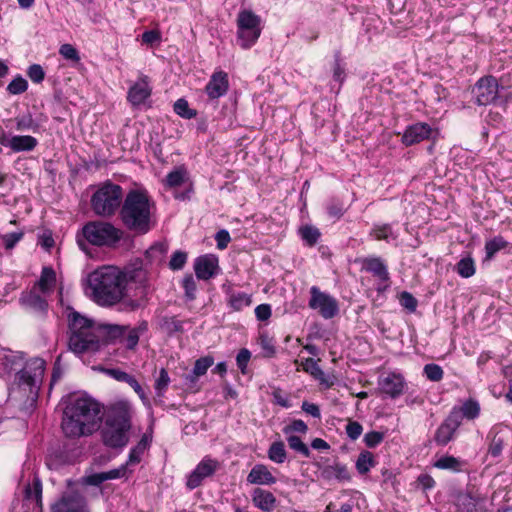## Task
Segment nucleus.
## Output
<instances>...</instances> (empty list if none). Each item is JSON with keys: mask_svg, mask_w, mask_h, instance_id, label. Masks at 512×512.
<instances>
[{"mask_svg": "<svg viewBox=\"0 0 512 512\" xmlns=\"http://www.w3.org/2000/svg\"><path fill=\"white\" fill-rule=\"evenodd\" d=\"M101 407L90 397L71 400L65 407L61 428L65 437L78 439L92 435L100 428Z\"/></svg>", "mask_w": 512, "mask_h": 512, "instance_id": "nucleus-1", "label": "nucleus"}, {"mask_svg": "<svg viewBox=\"0 0 512 512\" xmlns=\"http://www.w3.org/2000/svg\"><path fill=\"white\" fill-rule=\"evenodd\" d=\"M153 202L145 190L132 189L123 200L119 217L123 226L137 235H144L152 228Z\"/></svg>", "mask_w": 512, "mask_h": 512, "instance_id": "nucleus-2", "label": "nucleus"}, {"mask_svg": "<svg viewBox=\"0 0 512 512\" xmlns=\"http://www.w3.org/2000/svg\"><path fill=\"white\" fill-rule=\"evenodd\" d=\"M131 418L132 409L128 402L119 401L111 405L101 429L103 444L112 449L125 447L129 442Z\"/></svg>", "mask_w": 512, "mask_h": 512, "instance_id": "nucleus-3", "label": "nucleus"}, {"mask_svg": "<svg viewBox=\"0 0 512 512\" xmlns=\"http://www.w3.org/2000/svg\"><path fill=\"white\" fill-rule=\"evenodd\" d=\"M93 300L101 306H112L124 297L121 271L112 266L102 267L88 276Z\"/></svg>", "mask_w": 512, "mask_h": 512, "instance_id": "nucleus-4", "label": "nucleus"}, {"mask_svg": "<svg viewBox=\"0 0 512 512\" xmlns=\"http://www.w3.org/2000/svg\"><path fill=\"white\" fill-rule=\"evenodd\" d=\"M122 235L123 232L109 222L91 221L82 227L76 240L79 248L87 252L88 244L111 247L120 241Z\"/></svg>", "mask_w": 512, "mask_h": 512, "instance_id": "nucleus-5", "label": "nucleus"}, {"mask_svg": "<svg viewBox=\"0 0 512 512\" xmlns=\"http://www.w3.org/2000/svg\"><path fill=\"white\" fill-rule=\"evenodd\" d=\"M69 349L75 354L86 353L96 347L97 340L93 338L96 328L94 322L70 308L68 313Z\"/></svg>", "mask_w": 512, "mask_h": 512, "instance_id": "nucleus-6", "label": "nucleus"}, {"mask_svg": "<svg viewBox=\"0 0 512 512\" xmlns=\"http://www.w3.org/2000/svg\"><path fill=\"white\" fill-rule=\"evenodd\" d=\"M124 198L120 185L106 182L92 195L91 207L96 215L110 217L120 210Z\"/></svg>", "mask_w": 512, "mask_h": 512, "instance_id": "nucleus-7", "label": "nucleus"}, {"mask_svg": "<svg viewBox=\"0 0 512 512\" xmlns=\"http://www.w3.org/2000/svg\"><path fill=\"white\" fill-rule=\"evenodd\" d=\"M44 372L45 361L41 358H33L27 361L25 366L15 376L18 387L25 392L28 391V397L32 400L38 397Z\"/></svg>", "mask_w": 512, "mask_h": 512, "instance_id": "nucleus-8", "label": "nucleus"}, {"mask_svg": "<svg viewBox=\"0 0 512 512\" xmlns=\"http://www.w3.org/2000/svg\"><path fill=\"white\" fill-rule=\"evenodd\" d=\"M261 19L251 10H242L237 16V38L243 49L256 43L261 35Z\"/></svg>", "mask_w": 512, "mask_h": 512, "instance_id": "nucleus-9", "label": "nucleus"}, {"mask_svg": "<svg viewBox=\"0 0 512 512\" xmlns=\"http://www.w3.org/2000/svg\"><path fill=\"white\" fill-rule=\"evenodd\" d=\"M475 103L485 106L494 103L499 95V84L495 77L485 76L480 78L472 89Z\"/></svg>", "mask_w": 512, "mask_h": 512, "instance_id": "nucleus-10", "label": "nucleus"}, {"mask_svg": "<svg viewBox=\"0 0 512 512\" xmlns=\"http://www.w3.org/2000/svg\"><path fill=\"white\" fill-rule=\"evenodd\" d=\"M310 294L309 307L318 310L323 318L330 319L338 313V304L333 297L321 292L316 286L311 287Z\"/></svg>", "mask_w": 512, "mask_h": 512, "instance_id": "nucleus-11", "label": "nucleus"}, {"mask_svg": "<svg viewBox=\"0 0 512 512\" xmlns=\"http://www.w3.org/2000/svg\"><path fill=\"white\" fill-rule=\"evenodd\" d=\"M462 417L460 415V411L456 408H453L449 413L447 418L441 423V425L437 428L434 441L439 446L447 445L453 438L454 435L461 425Z\"/></svg>", "mask_w": 512, "mask_h": 512, "instance_id": "nucleus-12", "label": "nucleus"}, {"mask_svg": "<svg viewBox=\"0 0 512 512\" xmlns=\"http://www.w3.org/2000/svg\"><path fill=\"white\" fill-rule=\"evenodd\" d=\"M218 468L219 462L217 460L209 457L203 458L187 477V488L193 490L199 487L204 479L214 475Z\"/></svg>", "mask_w": 512, "mask_h": 512, "instance_id": "nucleus-13", "label": "nucleus"}, {"mask_svg": "<svg viewBox=\"0 0 512 512\" xmlns=\"http://www.w3.org/2000/svg\"><path fill=\"white\" fill-rule=\"evenodd\" d=\"M378 387L381 393L395 399L404 393L406 381L400 373H383L379 377Z\"/></svg>", "mask_w": 512, "mask_h": 512, "instance_id": "nucleus-14", "label": "nucleus"}, {"mask_svg": "<svg viewBox=\"0 0 512 512\" xmlns=\"http://www.w3.org/2000/svg\"><path fill=\"white\" fill-rule=\"evenodd\" d=\"M126 327L120 325H97L93 334V338L97 340L96 347L89 349L87 352H96L102 345L114 343L117 339L124 337Z\"/></svg>", "mask_w": 512, "mask_h": 512, "instance_id": "nucleus-15", "label": "nucleus"}, {"mask_svg": "<svg viewBox=\"0 0 512 512\" xmlns=\"http://www.w3.org/2000/svg\"><path fill=\"white\" fill-rule=\"evenodd\" d=\"M121 281L123 283L124 288L127 283H136L139 284L138 291L142 287H147L149 289V285L147 284V272L143 268L142 260L137 259L121 271Z\"/></svg>", "mask_w": 512, "mask_h": 512, "instance_id": "nucleus-16", "label": "nucleus"}, {"mask_svg": "<svg viewBox=\"0 0 512 512\" xmlns=\"http://www.w3.org/2000/svg\"><path fill=\"white\" fill-rule=\"evenodd\" d=\"M52 512H88L87 503L81 494L70 492L52 506Z\"/></svg>", "mask_w": 512, "mask_h": 512, "instance_id": "nucleus-17", "label": "nucleus"}, {"mask_svg": "<svg viewBox=\"0 0 512 512\" xmlns=\"http://www.w3.org/2000/svg\"><path fill=\"white\" fill-rule=\"evenodd\" d=\"M218 269V258L212 254L199 256L194 262L196 277L201 280H209L214 277Z\"/></svg>", "mask_w": 512, "mask_h": 512, "instance_id": "nucleus-18", "label": "nucleus"}, {"mask_svg": "<svg viewBox=\"0 0 512 512\" xmlns=\"http://www.w3.org/2000/svg\"><path fill=\"white\" fill-rule=\"evenodd\" d=\"M431 133L432 128L429 124L419 122L405 129L401 141L405 146H412L428 139Z\"/></svg>", "mask_w": 512, "mask_h": 512, "instance_id": "nucleus-19", "label": "nucleus"}, {"mask_svg": "<svg viewBox=\"0 0 512 512\" xmlns=\"http://www.w3.org/2000/svg\"><path fill=\"white\" fill-rule=\"evenodd\" d=\"M228 88V74L224 71H216L211 75L205 87V92L210 99H218L227 93Z\"/></svg>", "mask_w": 512, "mask_h": 512, "instance_id": "nucleus-20", "label": "nucleus"}, {"mask_svg": "<svg viewBox=\"0 0 512 512\" xmlns=\"http://www.w3.org/2000/svg\"><path fill=\"white\" fill-rule=\"evenodd\" d=\"M362 264V269L378 277L380 281L388 282L390 277L386 265L380 258H363L358 260Z\"/></svg>", "mask_w": 512, "mask_h": 512, "instance_id": "nucleus-21", "label": "nucleus"}, {"mask_svg": "<svg viewBox=\"0 0 512 512\" xmlns=\"http://www.w3.org/2000/svg\"><path fill=\"white\" fill-rule=\"evenodd\" d=\"M247 481L250 484L272 485L276 483V478L265 465L256 464L249 472Z\"/></svg>", "mask_w": 512, "mask_h": 512, "instance_id": "nucleus-22", "label": "nucleus"}, {"mask_svg": "<svg viewBox=\"0 0 512 512\" xmlns=\"http://www.w3.org/2000/svg\"><path fill=\"white\" fill-rule=\"evenodd\" d=\"M20 302L26 308L38 313H45L48 308V302L40 296L35 290L22 293Z\"/></svg>", "mask_w": 512, "mask_h": 512, "instance_id": "nucleus-23", "label": "nucleus"}, {"mask_svg": "<svg viewBox=\"0 0 512 512\" xmlns=\"http://www.w3.org/2000/svg\"><path fill=\"white\" fill-rule=\"evenodd\" d=\"M253 504L264 512H270L276 505L275 496L267 490L256 488L252 493Z\"/></svg>", "mask_w": 512, "mask_h": 512, "instance_id": "nucleus-24", "label": "nucleus"}, {"mask_svg": "<svg viewBox=\"0 0 512 512\" xmlns=\"http://www.w3.org/2000/svg\"><path fill=\"white\" fill-rule=\"evenodd\" d=\"M151 95V88L143 80L135 83L128 91V100L133 106H139Z\"/></svg>", "mask_w": 512, "mask_h": 512, "instance_id": "nucleus-25", "label": "nucleus"}, {"mask_svg": "<svg viewBox=\"0 0 512 512\" xmlns=\"http://www.w3.org/2000/svg\"><path fill=\"white\" fill-rule=\"evenodd\" d=\"M213 363L214 359L212 356H205L197 359L191 373L185 376L186 382L190 384L196 383L198 377L205 375Z\"/></svg>", "mask_w": 512, "mask_h": 512, "instance_id": "nucleus-26", "label": "nucleus"}, {"mask_svg": "<svg viewBox=\"0 0 512 512\" xmlns=\"http://www.w3.org/2000/svg\"><path fill=\"white\" fill-rule=\"evenodd\" d=\"M38 145V140L30 135H16L11 137V150L15 153L33 151Z\"/></svg>", "mask_w": 512, "mask_h": 512, "instance_id": "nucleus-27", "label": "nucleus"}, {"mask_svg": "<svg viewBox=\"0 0 512 512\" xmlns=\"http://www.w3.org/2000/svg\"><path fill=\"white\" fill-rule=\"evenodd\" d=\"M377 460L374 454L368 450H362L358 455L355 467L360 475L367 474L371 468L375 467Z\"/></svg>", "mask_w": 512, "mask_h": 512, "instance_id": "nucleus-28", "label": "nucleus"}, {"mask_svg": "<svg viewBox=\"0 0 512 512\" xmlns=\"http://www.w3.org/2000/svg\"><path fill=\"white\" fill-rule=\"evenodd\" d=\"M464 465L465 462L463 460L450 455L442 456L434 463V467L452 472H461Z\"/></svg>", "mask_w": 512, "mask_h": 512, "instance_id": "nucleus-29", "label": "nucleus"}, {"mask_svg": "<svg viewBox=\"0 0 512 512\" xmlns=\"http://www.w3.org/2000/svg\"><path fill=\"white\" fill-rule=\"evenodd\" d=\"M148 288L142 287L140 291H138L135 296V299L127 298L123 301L124 309L127 311H135L139 308H143L146 306L148 302Z\"/></svg>", "mask_w": 512, "mask_h": 512, "instance_id": "nucleus-30", "label": "nucleus"}, {"mask_svg": "<svg viewBox=\"0 0 512 512\" xmlns=\"http://www.w3.org/2000/svg\"><path fill=\"white\" fill-rule=\"evenodd\" d=\"M15 128L18 131H28L31 130L33 132H38L40 129V125L35 122L32 115L30 113L22 114L14 119Z\"/></svg>", "mask_w": 512, "mask_h": 512, "instance_id": "nucleus-31", "label": "nucleus"}, {"mask_svg": "<svg viewBox=\"0 0 512 512\" xmlns=\"http://www.w3.org/2000/svg\"><path fill=\"white\" fill-rule=\"evenodd\" d=\"M56 282V273L51 267H43L40 279L37 282L38 287L43 293L48 292Z\"/></svg>", "mask_w": 512, "mask_h": 512, "instance_id": "nucleus-32", "label": "nucleus"}, {"mask_svg": "<svg viewBox=\"0 0 512 512\" xmlns=\"http://www.w3.org/2000/svg\"><path fill=\"white\" fill-rule=\"evenodd\" d=\"M228 303L234 311H241L252 304V297L244 292L232 293Z\"/></svg>", "mask_w": 512, "mask_h": 512, "instance_id": "nucleus-33", "label": "nucleus"}, {"mask_svg": "<svg viewBox=\"0 0 512 512\" xmlns=\"http://www.w3.org/2000/svg\"><path fill=\"white\" fill-rule=\"evenodd\" d=\"M490 434L492 435V437L490 440L488 453L493 457H498L501 455L503 447L505 445V436L503 433H501V431H496L494 429L491 431Z\"/></svg>", "mask_w": 512, "mask_h": 512, "instance_id": "nucleus-34", "label": "nucleus"}, {"mask_svg": "<svg viewBox=\"0 0 512 512\" xmlns=\"http://www.w3.org/2000/svg\"><path fill=\"white\" fill-rule=\"evenodd\" d=\"M299 235L308 246H314L318 242L321 233L315 226L304 225L299 228Z\"/></svg>", "mask_w": 512, "mask_h": 512, "instance_id": "nucleus-35", "label": "nucleus"}, {"mask_svg": "<svg viewBox=\"0 0 512 512\" xmlns=\"http://www.w3.org/2000/svg\"><path fill=\"white\" fill-rule=\"evenodd\" d=\"M160 328L166 332L168 335H173L174 333L183 332V322L177 320L175 317H162L160 319Z\"/></svg>", "mask_w": 512, "mask_h": 512, "instance_id": "nucleus-36", "label": "nucleus"}, {"mask_svg": "<svg viewBox=\"0 0 512 512\" xmlns=\"http://www.w3.org/2000/svg\"><path fill=\"white\" fill-rule=\"evenodd\" d=\"M456 409L460 411L462 418L465 417L469 420L477 418L480 414V405L478 401L474 399L466 400L459 409Z\"/></svg>", "mask_w": 512, "mask_h": 512, "instance_id": "nucleus-37", "label": "nucleus"}, {"mask_svg": "<svg viewBox=\"0 0 512 512\" xmlns=\"http://www.w3.org/2000/svg\"><path fill=\"white\" fill-rule=\"evenodd\" d=\"M508 242L502 236H496L485 243L486 259L490 260L500 250L506 248Z\"/></svg>", "mask_w": 512, "mask_h": 512, "instance_id": "nucleus-38", "label": "nucleus"}, {"mask_svg": "<svg viewBox=\"0 0 512 512\" xmlns=\"http://www.w3.org/2000/svg\"><path fill=\"white\" fill-rule=\"evenodd\" d=\"M303 370L313 376L314 379L318 380L320 383H325V373L318 365L317 361L313 358H307L302 363Z\"/></svg>", "mask_w": 512, "mask_h": 512, "instance_id": "nucleus-39", "label": "nucleus"}, {"mask_svg": "<svg viewBox=\"0 0 512 512\" xmlns=\"http://www.w3.org/2000/svg\"><path fill=\"white\" fill-rule=\"evenodd\" d=\"M148 445V436L143 435L137 445L130 450L127 464L139 463L141 461V455L147 449Z\"/></svg>", "mask_w": 512, "mask_h": 512, "instance_id": "nucleus-40", "label": "nucleus"}, {"mask_svg": "<svg viewBox=\"0 0 512 512\" xmlns=\"http://www.w3.org/2000/svg\"><path fill=\"white\" fill-rule=\"evenodd\" d=\"M268 458L278 464H281L286 459L285 445L282 441L273 442L268 450Z\"/></svg>", "mask_w": 512, "mask_h": 512, "instance_id": "nucleus-41", "label": "nucleus"}, {"mask_svg": "<svg viewBox=\"0 0 512 512\" xmlns=\"http://www.w3.org/2000/svg\"><path fill=\"white\" fill-rule=\"evenodd\" d=\"M174 112L184 119H192L196 117L197 111L189 107L188 101L184 98L178 99L174 103Z\"/></svg>", "mask_w": 512, "mask_h": 512, "instance_id": "nucleus-42", "label": "nucleus"}, {"mask_svg": "<svg viewBox=\"0 0 512 512\" xmlns=\"http://www.w3.org/2000/svg\"><path fill=\"white\" fill-rule=\"evenodd\" d=\"M457 273L463 278H469L475 274V264L471 257L462 258L456 265Z\"/></svg>", "mask_w": 512, "mask_h": 512, "instance_id": "nucleus-43", "label": "nucleus"}, {"mask_svg": "<svg viewBox=\"0 0 512 512\" xmlns=\"http://www.w3.org/2000/svg\"><path fill=\"white\" fill-rule=\"evenodd\" d=\"M346 209L347 208L345 207L344 203L337 198H332L327 203V206H326V210H327L329 217L334 220H337L340 217H342V215L344 214Z\"/></svg>", "mask_w": 512, "mask_h": 512, "instance_id": "nucleus-44", "label": "nucleus"}, {"mask_svg": "<svg viewBox=\"0 0 512 512\" xmlns=\"http://www.w3.org/2000/svg\"><path fill=\"white\" fill-rule=\"evenodd\" d=\"M186 170L184 168H177L166 176L165 183L170 188H175L180 186L186 177Z\"/></svg>", "mask_w": 512, "mask_h": 512, "instance_id": "nucleus-45", "label": "nucleus"}, {"mask_svg": "<svg viewBox=\"0 0 512 512\" xmlns=\"http://www.w3.org/2000/svg\"><path fill=\"white\" fill-rule=\"evenodd\" d=\"M182 287L185 291V298L187 301H193L196 298V281L192 274H187L183 278Z\"/></svg>", "mask_w": 512, "mask_h": 512, "instance_id": "nucleus-46", "label": "nucleus"}, {"mask_svg": "<svg viewBox=\"0 0 512 512\" xmlns=\"http://www.w3.org/2000/svg\"><path fill=\"white\" fill-rule=\"evenodd\" d=\"M288 445L294 451L300 453L304 457H310V450L308 446L301 440L299 436L291 435L287 437Z\"/></svg>", "mask_w": 512, "mask_h": 512, "instance_id": "nucleus-47", "label": "nucleus"}, {"mask_svg": "<svg viewBox=\"0 0 512 512\" xmlns=\"http://www.w3.org/2000/svg\"><path fill=\"white\" fill-rule=\"evenodd\" d=\"M167 249V245L163 243H156L146 251L145 256L150 261L160 262L162 261L163 256L166 254Z\"/></svg>", "mask_w": 512, "mask_h": 512, "instance_id": "nucleus-48", "label": "nucleus"}, {"mask_svg": "<svg viewBox=\"0 0 512 512\" xmlns=\"http://www.w3.org/2000/svg\"><path fill=\"white\" fill-rule=\"evenodd\" d=\"M28 88V82L22 77H15L7 86V91L12 95L24 93Z\"/></svg>", "mask_w": 512, "mask_h": 512, "instance_id": "nucleus-49", "label": "nucleus"}, {"mask_svg": "<svg viewBox=\"0 0 512 512\" xmlns=\"http://www.w3.org/2000/svg\"><path fill=\"white\" fill-rule=\"evenodd\" d=\"M400 305L407 309L410 313H413L417 309L418 301L417 299L409 292L403 291L399 295Z\"/></svg>", "mask_w": 512, "mask_h": 512, "instance_id": "nucleus-50", "label": "nucleus"}, {"mask_svg": "<svg viewBox=\"0 0 512 512\" xmlns=\"http://www.w3.org/2000/svg\"><path fill=\"white\" fill-rule=\"evenodd\" d=\"M424 374L430 381L438 382L443 378V369L437 364H426L424 366Z\"/></svg>", "mask_w": 512, "mask_h": 512, "instance_id": "nucleus-51", "label": "nucleus"}, {"mask_svg": "<svg viewBox=\"0 0 512 512\" xmlns=\"http://www.w3.org/2000/svg\"><path fill=\"white\" fill-rule=\"evenodd\" d=\"M25 498L32 499L35 498L37 501L41 499L42 496V483L40 479L35 478L32 486L27 484L25 487Z\"/></svg>", "mask_w": 512, "mask_h": 512, "instance_id": "nucleus-52", "label": "nucleus"}, {"mask_svg": "<svg viewBox=\"0 0 512 512\" xmlns=\"http://www.w3.org/2000/svg\"><path fill=\"white\" fill-rule=\"evenodd\" d=\"M59 54L64 57L66 60L71 61L72 63H79L80 56L77 49L71 44H63L59 49Z\"/></svg>", "mask_w": 512, "mask_h": 512, "instance_id": "nucleus-53", "label": "nucleus"}, {"mask_svg": "<svg viewBox=\"0 0 512 512\" xmlns=\"http://www.w3.org/2000/svg\"><path fill=\"white\" fill-rule=\"evenodd\" d=\"M23 232H13L1 235V241L6 250H11L23 238Z\"/></svg>", "mask_w": 512, "mask_h": 512, "instance_id": "nucleus-54", "label": "nucleus"}, {"mask_svg": "<svg viewBox=\"0 0 512 512\" xmlns=\"http://www.w3.org/2000/svg\"><path fill=\"white\" fill-rule=\"evenodd\" d=\"M384 433L379 431H370L365 434L363 442L368 448H375L384 440Z\"/></svg>", "mask_w": 512, "mask_h": 512, "instance_id": "nucleus-55", "label": "nucleus"}, {"mask_svg": "<svg viewBox=\"0 0 512 512\" xmlns=\"http://www.w3.org/2000/svg\"><path fill=\"white\" fill-rule=\"evenodd\" d=\"M187 261V253L183 251H175L170 259L169 267L172 270H180Z\"/></svg>", "mask_w": 512, "mask_h": 512, "instance_id": "nucleus-56", "label": "nucleus"}, {"mask_svg": "<svg viewBox=\"0 0 512 512\" xmlns=\"http://www.w3.org/2000/svg\"><path fill=\"white\" fill-rule=\"evenodd\" d=\"M259 343L261 348L265 351L266 357H273L275 355L276 349L273 340L267 334L263 333L259 336Z\"/></svg>", "mask_w": 512, "mask_h": 512, "instance_id": "nucleus-57", "label": "nucleus"}, {"mask_svg": "<svg viewBox=\"0 0 512 512\" xmlns=\"http://www.w3.org/2000/svg\"><path fill=\"white\" fill-rule=\"evenodd\" d=\"M27 75L34 83H41L45 78V72L41 65L32 64L27 70Z\"/></svg>", "mask_w": 512, "mask_h": 512, "instance_id": "nucleus-58", "label": "nucleus"}, {"mask_svg": "<svg viewBox=\"0 0 512 512\" xmlns=\"http://www.w3.org/2000/svg\"><path fill=\"white\" fill-rule=\"evenodd\" d=\"M250 358H251V352L246 348H242L237 354V357H236L237 366L243 374H246V372H247V365L250 361Z\"/></svg>", "mask_w": 512, "mask_h": 512, "instance_id": "nucleus-59", "label": "nucleus"}, {"mask_svg": "<svg viewBox=\"0 0 512 512\" xmlns=\"http://www.w3.org/2000/svg\"><path fill=\"white\" fill-rule=\"evenodd\" d=\"M170 378L166 369L162 368L159 373V377L155 382V390L158 395H161L162 391L165 390L169 384Z\"/></svg>", "mask_w": 512, "mask_h": 512, "instance_id": "nucleus-60", "label": "nucleus"}, {"mask_svg": "<svg viewBox=\"0 0 512 512\" xmlns=\"http://www.w3.org/2000/svg\"><path fill=\"white\" fill-rule=\"evenodd\" d=\"M215 240L217 242V248L223 250L228 246L231 241V237L227 230L221 229L216 233Z\"/></svg>", "mask_w": 512, "mask_h": 512, "instance_id": "nucleus-61", "label": "nucleus"}, {"mask_svg": "<svg viewBox=\"0 0 512 512\" xmlns=\"http://www.w3.org/2000/svg\"><path fill=\"white\" fill-rule=\"evenodd\" d=\"M255 315L259 321H267L271 315L272 310L269 304H260L255 308Z\"/></svg>", "mask_w": 512, "mask_h": 512, "instance_id": "nucleus-62", "label": "nucleus"}, {"mask_svg": "<svg viewBox=\"0 0 512 512\" xmlns=\"http://www.w3.org/2000/svg\"><path fill=\"white\" fill-rule=\"evenodd\" d=\"M139 337L140 336L137 334V331L130 329L128 331V334L126 336L124 335V337H122L121 339H123V341L125 342V346L127 349L133 350L135 349L139 342Z\"/></svg>", "mask_w": 512, "mask_h": 512, "instance_id": "nucleus-63", "label": "nucleus"}, {"mask_svg": "<svg viewBox=\"0 0 512 512\" xmlns=\"http://www.w3.org/2000/svg\"><path fill=\"white\" fill-rule=\"evenodd\" d=\"M372 234L377 240L388 239V237L392 234V228L388 224L378 226L373 229Z\"/></svg>", "mask_w": 512, "mask_h": 512, "instance_id": "nucleus-64", "label": "nucleus"}]
</instances>
